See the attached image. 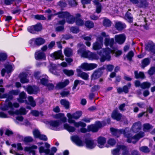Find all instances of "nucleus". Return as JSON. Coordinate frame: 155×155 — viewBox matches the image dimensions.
I'll return each mask as SVG.
<instances>
[{
    "label": "nucleus",
    "instance_id": "obj_1",
    "mask_svg": "<svg viewBox=\"0 0 155 155\" xmlns=\"http://www.w3.org/2000/svg\"><path fill=\"white\" fill-rule=\"evenodd\" d=\"M141 123L138 122L133 125L130 130H129L128 128H126L124 130H119L112 128L110 130L112 134L117 137H119L120 134H123L127 138V142L135 143L144 136V133L143 132H140L133 135V133H137L140 130L141 127Z\"/></svg>",
    "mask_w": 155,
    "mask_h": 155
},
{
    "label": "nucleus",
    "instance_id": "obj_2",
    "mask_svg": "<svg viewBox=\"0 0 155 155\" xmlns=\"http://www.w3.org/2000/svg\"><path fill=\"white\" fill-rule=\"evenodd\" d=\"M101 35L103 37H104V44L106 46H109L111 49L109 48L103 49L100 51L98 52V54L101 56L100 61L101 62H104L106 60L109 61L111 58L110 54L115 51L114 48L113 47L114 43V39L113 38H110L108 35H106L104 32L101 33Z\"/></svg>",
    "mask_w": 155,
    "mask_h": 155
},
{
    "label": "nucleus",
    "instance_id": "obj_3",
    "mask_svg": "<svg viewBox=\"0 0 155 155\" xmlns=\"http://www.w3.org/2000/svg\"><path fill=\"white\" fill-rule=\"evenodd\" d=\"M82 114V112L80 111H77L72 114H71L69 113H68L67 116L68 118V122L70 123H73L74 126L76 127H78L80 126L81 127H86V125L84 123L81 121L76 122L74 120L72 119V118L75 119H78L81 116Z\"/></svg>",
    "mask_w": 155,
    "mask_h": 155
},
{
    "label": "nucleus",
    "instance_id": "obj_4",
    "mask_svg": "<svg viewBox=\"0 0 155 155\" xmlns=\"http://www.w3.org/2000/svg\"><path fill=\"white\" fill-rule=\"evenodd\" d=\"M78 53L81 57L88 58L91 60L97 59L99 58V57L97 54L92 53L89 51H84L82 49L79 50Z\"/></svg>",
    "mask_w": 155,
    "mask_h": 155
},
{
    "label": "nucleus",
    "instance_id": "obj_5",
    "mask_svg": "<svg viewBox=\"0 0 155 155\" xmlns=\"http://www.w3.org/2000/svg\"><path fill=\"white\" fill-rule=\"evenodd\" d=\"M58 15L59 17L60 18H63L66 20L69 23H72L74 21V20L71 21L69 20L70 18H73V17L71 16H70L69 13L67 12H60L57 14H49L48 16V20H50L51 17L54 15Z\"/></svg>",
    "mask_w": 155,
    "mask_h": 155
},
{
    "label": "nucleus",
    "instance_id": "obj_6",
    "mask_svg": "<svg viewBox=\"0 0 155 155\" xmlns=\"http://www.w3.org/2000/svg\"><path fill=\"white\" fill-rule=\"evenodd\" d=\"M103 37L101 35L98 37L96 41L93 44L92 48L94 50H97L101 48L103 45Z\"/></svg>",
    "mask_w": 155,
    "mask_h": 155
},
{
    "label": "nucleus",
    "instance_id": "obj_7",
    "mask_svg": "<svg viewBox=\"0 0 155 155\" xmlns=\"http://www.w3.org/2000/svg\"><path fill=\"white\" fill-rule=\"evenodd\" d=\"M50 128L52 130H59L62 129L60 127V122L58 120H51L48 122Z\"/></svg>",
    "mask_w": 155,
    "mask_h": 155
},
{
    "label": "nucleus",
    "instance_id": "obj_8",
    "mask_svg": "<svg viewBox=\"0 0 155 155\" xmlns=\"http://www.w3.org/2000/svg\"><path fill=\"white\" fill-rule=\"evenodd\" d=\"M14 67L13 65L11 64H8L5 66V68L2 69L1 71V74L2 76L4 77L5 76V73L9 74L14 69ZM10 75L8 74V77Z\"/></svg>",
    "mask_w": 155,
    "mask_h": 155
},
{
    "label": "nucleus",
    "instance_id": "obj_9",
    "mask_svg": "<svg viewBox=\"0 0 155 155\" xmlns=\"http://www.w3.org/2000/svg\"><path fill=\"white\" fill-rule=\"evenodd\" d=\"M19 106V104L18 103H15L12 104L11 102L8 101L6 100L5 102V105L3 107H2V109L3 110H7L9 109H12L13 107L17 108Z\"/></svg>",
    "mask_w": 155,
    "mask_h": 155
},
{
    "label": "nucleus",
    "instance_id": "obj_10",
    "mask_svg": "<svg viewBox=\"0 0 155 155\" xmlns=\"http://www.w3.org/2000/svg\"><path fill=\"white\" fill-rule=\"evenodd\" d=\"M102 127V124L100 122H96L95 124H92L87 126V129L89 131L96 132L98 129Z\"/></svg>",
    "mask_w": 155,
    "mask_h": 155
},
{
    "label": "nucleus",
    "instance_id": "obj_11",
    "mask_svg": "<svg viewBox=\"0 0 155 155\" xmlns=\"http://www.w3.org/2000/svg\"><path fill=\"white\" fill-rule=\"evenodd\" d=\"M48 77L45 76V78H42L41 79V83L43 85L46 86L49 90H52L54 88V85L48 82Z\"/></svg>",
    "mask_w": 155,
    "mask_h": 155
},
{
    "label": "nucleus",
    "instance_id": "obj_12",
    "mask_svg": "<svg viewBox=\"0 0 155 155\" xmlns=\"http://www.w3.org/2000/svg\"><path fill=\"white\" fill-rule=\"evenodd\" d=\"M30 42H34V44L37 46H39L44 44L45 43V40L41 38H33L30 41Z\"/></svg>",
    "mask_w": 155,
    "mask_h": 155
},
{
    "label": "nucleus",
    "instance_id": "obj_13",
    "mask_svg": "<svg viewBox=\"0 0 155 155\" xmlns=\"http://www.w3.org/2000/svg\"><path fill=\"white\" fill-rule=\"evenodd\" d=\"M114 38L116 42L119 44H121L124 42L126 37L124 34H121L115 35Z\"/></svg>",
    "mask_w": 155,
    "mask_h": 155
},
{
    "label": "nucleus",
    "instance_id": "obj_14",
    "mask_svg": "<svg viewBox=\"0 0 155 155\" xmlns=\"http://www.w3.org/2000/svg\"><path fill=\"white\" fill-rule=\"evenodd\" d=\"M50 56L54 59H60L62 61L64 60V56L63 55L61 50L55 51L51 54Z\"/></svg>",
    "mask_w": 155,
    "mask_h": 155
},
{
    "label": "nucleus",
    "instance_id": "obj_15",
    "mask_svg": "<svg viewBox=\"0 0 155 155\" xmlns=\"http://www.w3.org/2000/svg\"><path fill=\"white\" fill-rule=\"evenodd\" d=\"M69 14L70 15V16H71L73 17V18H70L69 19V20L71 21H72V20H74V21L73 23L74 22L75 19L76 20V24L77 25H79V26H82L84 24V21L83 20H82L80 18H79V17H80L81 16L80 14H78L76 15V18H75L73 15H70V14L69 13Z\"/></svg>",
    "mask_w": 155,
    "mask_h": 155
},
{
    "label": "nucleus",
    "instance_id": "obj_16",
    "mask_svg": "<svg viewBox=\"0 0 155 155\" xmlns=\"http://www.w3.org/2000/svg\"><path fill=\"white\" fill-rule=\"evenodd\" d=\"M71 139L73 142L79 146H83L84 145V143L77 136H74L71 137Z\"/></svg>",
    "mask_w": 155,
    "mask_h": 155
},
{
    "label": "nucleus",
    "instance_id": "obj_17",
    "mask_svg": "<svg viewBox=\"0 0 155 155\" xmlns=\"http://www.w3.org/2000/svg\"><path fill=\"white\" fill-rule=\"evenodd\" d=\"M85 144L86 147L90 149L94 148L96 146V144L94 140L91 139L86 140Z\"/></svg>",
    "mask_w": 155,
    "mask_h": 155
},
{
    "label": "nucleus",
    "instance_id": "obj_18",
    "mask_svg": "<svg viewBox=\"0 0 155 155\" xmlns=\"http://www.w3.org/2000/svg\"><path fill=\"white\" fill-rule=\"evenodd\" d=\"M106 142V138L103 137H99L97 139V146L100 148H103Z\"/></svg>",
    "mask_w": 155,
    "mask_h": 155
},
{
    "label": "nucleus",
    "instance_id": "obj_19",
    "mask_svg": "<svg viewBox=\"0 0 155 155\" xmlns=\"http://www.w3.org/2000/svg\"><path fill=\"white\" fill-rule=\"evenodd\" d=\"M8 113L9 114L12 115L14 114L24 115L27 113V111L25 108L21 107L19 110H16L15 111H9Z\"/></svg>",
    "mask_w": 155,
    "mask_h": 155
},
{
    "label": "nucleus",
    "instance_id": "obj_20",
    "mask_svg": "<svg viewBox=\"0 0 155 155\" xmlns=\"http://www.w3.org/2000/svg\"><path fill=\"white\" fill-rule=\"evenodd\" d=\"M28 93L29 94H35L39 91L38 88L35 86H28L27 89Z\"/></svg>",
    "mask_w": 155,
    "mask_h": 155
},
{
    "label": "nucleus",
    "instance_id": "obj_21",
    "mask_svg": "<svg viewBox=\"0 0 155 155\" xmlns=\"http://www.w3.org/2000/svg\"><path fill=\"white\" fill-rule=\"evenodd\" d=\"M35 57L36 60H45L46 58L45 54L40 51H38L35 52Z\"/></svg>",
    "mask_w": 155,
    "mask_h": 155
},
{
    "label": "nucleus",
    "instance_id": "obj_22",
    "mask_svg": "<svg viewBox=\"0 0 155 155\" xmlns=\"http://www.w3.org/2000/svg\"><path fill=\"white\" fill-rule=\"evenodd\" d=\"M111 117L117 121L120 120L121 117V114L119 113L117 110H114L113 111L111 115Z\"/></svg>",
    "mask_w": 155,
    "mask_h": 155
},
{
    "label": "nucleus",
    "instance_id": "obj_23",
    "mask_svg": "<svg viewBox=\"0 0 155 155\" xmlns=\"http://www.w3.org/2000/svg\"><path fill=\"white\" fill-rule=\"evenodd\" d=\"M21 82L22 84L27 83L29 80L27 78V74L25 73H22L20 74L19 76Z\"/></svg>",
    "mask_w": 155,
    "mask_h": 155
},
{
    "label": "nucleus",
    "instance_id": "obj_24",
    "mask_svg": "<svg viewBox=\"0 0 155 155\" xmlns=\"http://www.w3.org/2000/svg\"><path fill=\"white\" fill-rule=\"evenodd\" d=\"M145 49L146 50L155 53V45L153 43H147L146 45Z\"/></svg>",
    "mask_w": 155,
    "mask_h": 155
},
{
    "label": "nucleus",
    "instance_id": "obj_25",
    "mask_svg": "<svg viewBox=\"0 0 155 155\" xmlns=\"http://www.w3.org/2000/svg\"><path fill=\"white\" fill-rule=\"evenodd\" d=\"M69 83V80L68 79L65 80L63 82L58 83L57 84L56 87L58 89H61L68 85Z\"/></svg>",
    "mask_w": 155,
    "mask_h": 155
},
{
    "label": "nucleus",
    "instance_id": "obj_26",
    "mask_svg": "<svg viewBox=\"0 0 155 155\" xmlns=\"http://www.w3.org/2000/svg\"><path fill=\"white\" fill-rule=\"evenodd\" d=\"M115 27L117 30L121 31L126 27V25L120 21H117L115 23Z\"/></svg>",
    "mask_w": 155,
    "mask_h": 155
},
{
    "label": "nucleus",
    "instance_id": "obj_27",
    "mask_svg": "<svg viewBox=\"0 0 155 155\" xmlns=\"http://www.w3.org/2000/svg\"><path fill=\"white\" fill-rule=\"evenodd\" d=\"M77 72L79 76L85 80H87L89 78V75L86 73L83 72L79 69H77Z\"/></svg>",
    "mask_w": 155,
    "mask_h": 155
},
{
    "label": "nucleus",
    "instance_id": "obj_28",
    "mask_svg": "<svg viewBox=\"0 0 155 155\" xmlns=\"http://www.w3.org/2000/svg\"><path fill=\"white\" fill-rule=\"evenodd\" d=\"M55 118L59 119L62 122L64 123L67 121V118L64 116V115L62 113L56 114L54 116Z\"/></svg>",
    "mask_w": 155,
    "mask_h": 155
},
{
    "label": "nucleus",
    "instance_id": "obj_29",
    "mask_svg": "<svg viewBox=\"0 0 155 155\" xmlns=\"http://www.w3.org/2000/svg\"><path fill=\"white\" fill-rule=\"evenodd\" d=\"M130 84L129 83L127 85L124 86L123 88H119L117 89V92L119 93L123 92H124L125 93H127L128 92V90L130 88Z\"/></svg>",
    "mask_w": 155,
    "mask_h": 155
},
{
    "label": "nucleus",
    "instance_id": "obj_30",
    "mask_svg": "<svg viewBox=\"0 0 155 155\" xmlns=\"http://www.w3.org/2000/svg\"><path fill=\"white\" fill-rule=\"evenodd\" d=\"M103 0H94V3L96 5V12L97 13H100L102 9L101 5L99 3V2H101ZM105 1L106 0H104Z\"/></svg>",
    "mask_w": 155,
    "mask_h": 155
},
{
    "label": "nucleus",
    "instance_id": "obj_31",
    "mask_svg": "<svg viewBox=\"0 0 155 155\" xmlns=\"http://www.w3.org/2000/svg\"><path fill=\"white\" fill-rule=\"evenodd\" d=\"M37 147L35 145H33L31 147H26L25 148V150L31 153L33 155H35V150L37 149Z\"/></svg>",
    "mask_w": 155,
    "mask_h": 155
},
{
    "label": "nucleus",
    "instance_id": "obj_32",
    "mask_svg": "<svg viewBox=\"0 0 155 155\" xmlns=\"http://www.w3.org/2000/svg\"><path fill=\"white\" fill-rule=\"evenodd\" d=\"M125 148L126 147L124 146H118L116 149L112 151V153L113 155H119V151Z\"/></svg>",
    "mask_w": 155,
    "mask_h": 155
},
{
    "label": "nucleus",
    "instance_id": "obj_33",
    "mask_svg": "<svg viewBox=\"0 0 155 155\" xmlns=\"http://www.w3.org/2000/svg\"><path fill=\"white\" fill-rule=\"evenodd\" d=\"M150 62V60L149 58H146L144 59L141 61V68H144L149 64Z\"/></svg>",
    "mask_w": 155,
    "mask_h": 155
},
{
    "label": "nucleus",
    "instance_id": "obj_34",
    "mask_svg": "<svg viewBox=\"0 0 155 155\" xmlns=\"http://www.w3.org/2000/svg\"><path fill=\"white\" fill-rule=\"evenodd\" d=\"M64 128L68 130V132H73L75 130V128L74 127L71 126H70L69 124H65L64 125Z\"/></svg>",
    "mask_w": 155,
    "mask_h": 155
},
{
    "label": "nucleus",
    "instance_id": "obj_35",
    "mask_svg": "<svg viewBox=\"0 0 155 155\" xmlns=\"http://www.w3.org/2000/svg\"><path fill=\"white\" fill-rule=\"evenodd\" d=\"M19 98L18 99V101L20 103L24 102V99H25L26 97V96L25 93L23 92H21L19 95Z\"/></svg>",
    "mask_w": 155,
    "mask_h": 155
},
{
    "label": "nucleus",
    "instance_id": "obj_36",
    "mask_svg": "<svg viewBox=\"0 0 155 155\" xmlns=\"http://www.w3.org/2000/svg\"><path fill=\"white\" fill-rule=\"evenodd\" d=\"M64 53L65 56L70 57L72 55V50L70 48H66L64 50Z\"/></svg>",
    "mask_w": 155,
    "mask_h": 155
},
{
    "label": "nucleus",
    "instance_id": "obj_37",
    "mask_svg": "<svg viewBox=\"0 0 155 155\" xmlns=\"http://www.w3.org/2000/svg\"><path fill=\"white\" fill-rule=\"evenodd\" d=\"M39 152L40 154L42 153H45L48 154L50 152V150L48 148L45 149V148L42 146L40 147L39 148Z\"/></svg>",
    "mask_w": 155,
    "mask_h": 155
},
{
    "label": "nucleus",
    "instance_id": "obj_38",
    "mask_svg": "<svg viewBox=\"0 0 155 155\" xmlns=\"http://www.w3.org/2000/svg\"><path fill=\"white\" fill-rule=\"evenodd\" d=\"M65 22L64 20H62V21H60L59 23L61 25L60 26L57 27L56 28V30L58 31H62L64 29V27L63 25H64Z\"/></svg>",
    "mask_w": 155,
    "mask_h": 155
},
{
    "label": "nucleus",
    "instance_id": "obj_39",
    "mask_svg": "<svg viewBox=\"0 0 155 155\" xmlns=\"http://www.w3.org/2000/svg\"><path fill=\"white\" fill-rule=\"evenodd\" d=\"M60 103L61 104L63 105L66 108H68L69 107V103L68 101L65 99H62L60 101Z\"/></svg>",
    "mask_w": 155,
    "mask_h": 155
},
{
    "label": "nucleus",
    "instance_id": "obj_40",
    "mask_svg": "<svg viewBox=\"0 0 155 155\" xmlns=\"http://www.w3.org/2000/svg\"><path fill=\"white\" fill-rule=\"evenodd\" d=\"M151 84L149 82H145L141 84L140 87L143 89L149 88L151 86Z\"/></svg>",
    "mask_w": 155,
    "mask_h": 155
},
{
    "label": "nucleus",
    "instance_id": "obj_41",
    "mask_svg": "<svg viewBox=\"0 0 155 155\" xmlns=\"http://www.w3.org/2000/svg\"><path fill=\"white\" fill-rule=\"evenodd\" d=\"M101 75V73L99 71H96L94 72L92 76V79H96L98 78Z\"/></svg>",
    "mask_w": 155,
    "mask_h": 155
},
{
    "label": "nucleus",
    "instance_id": "obj_42",
    "mask_svg": "<svg viewBox=\"0 0 155 155\" xmlns=\"http://www.w3.org/2000/svg\"><path fill=\"white\" fill-rule=\"evenodd\" d=\"M125 18L129 22H131L133 21V18L130 13L127 12L126 14Z\"/></svg>",
    "mask_w": 155,
    "mask_h": 155
},
{
    "label": "nucleus",
    "instance_id": "obj_43",
    "mask_svg": "<svg viewBox=\"0 0 155 155\" xmlns=\"http://www.w3.org/2000/svg\"><path fill=\"white\" fill-rule=\"evenodd\" d=\"M103 24L105 26L109 27L111 25V22L108 19L104 18L103 21Z\"/></svg>",
    "mask_w": 155,
    "mask_h": 155
},
{
    "label": "nucleus",
    "instance_id": "obj_44",
    "mask_svg": "<svg viewBox=\"0 0 155 155\" xmlns=\"http://www.w3.org/2000/svg\"><path fill=\"white\" fill-rule=\"evenodd\" d=\"M134 74L135 78H144V74L142 72H140L139 73H138L137 71H135L134 72Z\"/></svg>",
    "mask_w": 155,
    "mask_h": 155
},
{
    "label": "nucleus",
    "instance_id": "obj_45",
    "mask_svg": "<svg viewBox=\"0 0 155 155\" xmlns=\"http://www.w3.org/2000/svg\"><path fill=\"white\" fill-rule=\"evenodd\" d=\"M153 127L149 124L146 123L143 125V130L145 131H148V130L151 129Z\"/></svg>",
    "mask_w": 155,
    "mask_h": 155
},
{
    "label": "nucleus",
    "instance_id": "obj_46",
    "mask_svg": "<svg viewBox=\"0 0 155 155\" xmlns=\"http://www.w3.org/2000/svg\"><path fill=\"white\" fill-rule=\"evenodd\" d=\"M28 101L29 102V104L32 107H35L36 105V103L33 98L31 96H29L28 97Z\"/></svg>",
    "mask_w": 155,
    "mask_h": 155
},
{
    "label": "nucleus",
    "instance_id": "obj_47",
    "mask_svg": "<svg viewBox=\"0 0 155 155\" xmlns=\"http://www.w3.org/2000/svg\"><path fill=\"white\" fill-rule=\"evenodd\" d=\"M80 67L81 68L84 69V70L89 71V64L84 63L82 64Z\"/></svg>",
    "mask_w": 155,
    "mask_h": 155
},
{
    "label": "nucleus",
    "instance_id": "obj_48",
    "mask_svg": "<svg viewBox=\"0 0 155 155\" xmlns=\"http://www.w3.org/2000/svg\"><path fill=\"white\" fill-rule=\"evenodd\" d=\"M64 73L68 76L72 75L74 74L73 71L72 70H68L64 69L63 70Z\"/></svg>",
    "mask_w": 155,
    "mask_h": 155
},
{
    "label": "nucleus",
    "instance_id": "obj_49",
    "mask_svg": "<svg viewBox=\"0 0 155 155\" xmlns=\"http://www.w3.org/2000/svg\"><path fill=\"white\" fill-rule=\"evenodd\" d=\"M85 25L86 26L89 28H92L94 26V24L93 22L90 21H87L85 23Z\"/></svg>",
    "mask_w": 155,
    "mask_h": 155
},
{
    "label": "nucleus",
    "instance_id": "obj_50",
    "mask_svg": "<svg viewBox=\"0 0 155 155\" xmlns=\"http://www.w3.org/2000/svg\"><path fill=\"white\" fill-rule=\"evenodd\" d=\"M140 150L144 153H148L150 151L149 148L146 146H143L140 148Z\"/></svg>",
    "mask_w": 155,
    "mask_h": 155
},
{
    "label": "nucleus",
    "instance_id": "obj_51",
    "mask_svg": "<svg viewBox=\"0 0 155 155\" xmlns=\"http://www.w3.org/2000/svg\"><path fill=\"white\" fill-rule=\"evenodd\" d=\"M33 135L35 138H38L41 134L39 131L37 129L34 130L33 132Z\"/></svg>",
    "mask_w": 155,
    "mask_h": 155
},
{
    "label": "nucleus",
    "instance_id": "obj_52",
    "mask_svg": "<svg viewBox=\"0 0 155 155\" xmlns=\"http://www.w3.org/2000/svg\"><path fill=\"white\" fill-rule=\"evenodd\" d=\"M81 82V80H75L74 81V86L72 87L73 90L74 91L76 89L78 85L80 84Z\"/></svg>",
    "mask_w": 155,
    "mask_h": 155
},
{
    "label": "nucleus",
    "instance_id": "obj_53",
    "mask_svg": "<svg viewBox=\"0 0 155 155\" xmlns=\"http://www.w3.org/2000/svg\"><path fill=\"white\" fill-rule=\"evenodd\" d=\"M155 72V67H152L148 71V74L150 75H153Z\"/></svg>",
    "mask_w": 155,
    "mask_h": 155
},
{
    "label": "nucleus",
    "instance_id": "obj_54",
    "mask_svg": "<svg viewBox=\"0 0 155 155\" xmlns=\"http://www.w3.org/2000/svg\"><path fill=\"white\" fill-rule=\"evenodd\" d=\"M34 26L35 31H40L42 29L41 25L40 24H37L35 25H34Z\"/></svg>",
    "mask_w": 155,
    "mask_h": 155
},
{
    "label": "nucleus",
    "instance_id": "obj_55",
    "mask_svg": "<svg viewBox=\"0 0 155 155\" xmlns=\"http://www.w3.org/2000/svg\"><path fill=\"white\" fill-rule=\"evenodd\" d=\"M97 64L94 63L89 64V70H93L97 67Z\"/></svg>",
    "mask_w": 155,
    "mask_h": 155
},
{
    "label": "nucleus",
    "instance_id": "obj_56",
    "mask_svg": "<svg viewBox=\"0 0 155 155\" xmlns=\"http://www.w3.org/2000/svg\"><path fill=\"white\" fill-rule=\"evenodd\" d=\"M28 31L31 33H35V29L34 26H30L28 28Z\"/></svg>",
    "mask_w": 155,
    "mask_h": 155
},
{
    "label": "nucleus",
    "instance_id": "obj_57",
    "mask_svg": "<svg viewBox=\"0 0 155 155\" xmlns=\"http://www.w3.org/2000/svg\"><path fill=\"white\" fill-rule=\"evenodd\" d=\"M7 55L5 53H0V61L5 60L7 58Z\"/></svg>",
    "mask_w": 155,
    "mask_h": 155
},
{
    "label": "nucleus",
    "instance_id": "obj_58",
    "mask_svg": "<svg viewBox=\"0 0 155 155\" xmlns=\"http://www.w3.org/2000/svg\"><path fill=\"white\" fill-rule=\"evenodd\" d=\"M134 54L133 52L132 51H130L128 54L127 57V58L129 60H131L132 58L134 56Z\"/></svg>",
    "mask_w": 155,
    "mask_h": 155
},
{
    "label": "nucleus",
    "instance_id": "obj_59",
    "mask_svg": "<svg viewBox=\"0 0 155 155\" xmlns=\"http://www.w3.org/2000/svg\"><path fill=\"white\" fill-rule=\"evenodd\" d=\"M33 139L32 137H25L23 139V141L25 142H31Z\"/></svg>",
    "mask_w": 155,
    "mask_h": 155
},
{
    "label": "nucleus",
    "instance_id": "obj_60",
    "mask_svg": "<svg viewBox=\"0 0 155 155\" xmlns=\"http://www.w3.org/2000/svg\"><path fill=\"white\" fill-rule=\"evenodd\" d=\"M69 4L72 6H75L78 5V3L76 0H71L69 1Z\"/></svg>",
    "mask_w": 155,
    "mask_h": 155
},
{
    "label": "nucleus",
    "instance_id": "obj_61",
    "mask_svg": "<svg viewBox=\"0 0 155 155\" xmlns=\"http://www.w3.org/2000/svg\"><path fill=\"white\" fill-rule=\"evenodd\" d=\"M35 18L38 20H45L46 19L45 17L43 15H36L35 16Z\"/></svg>",
    "mask_w": 155,
    "mask_h": 155
},
{
    "label": "nucleus",
    "instance_id": "obj_62",
    "mask_svg": "<svg viewBox=\"0 0 155 155\" xmlns=\"http://www.w3.org/2000/svg\"><path fill=\"white\" fill-rule=\"evenodd\" d=\"M70 31L74 33H77L79 31V30L78 28L74 27H71L70 28Z\"/></svg>",
    "mask_w": 155,
    "mask_h": 155
},
{
    "label": "nucleus",
    "instance_id": "obj_63",
    "mask_svg": "<svg viewBox=\"0 0 155 155\" xmlns=\"http://www.w3.org/2000/svg\"><path fill=\"white\" fill-rule=\"evenodd\" d=\"M107 143L109 145L111 146H113L115 144L116 141L114 139H110L108 141Z\"/></svg>",
    "mask_w": 155,
    "mask_h": 155
},
{
    "label": "nucleus",
    "instance_id": "obj_64",
    "mask_svg": "<svg viewBox=\"0 0 155 155\" xmlns=\"http://www.w3.org/2000/svg\"><path fill=\"white\" fill-rule=\"evenodd\" d=\"M60 94L62 97H65L69 94V92L68 91H64L61 93Z\"/></svg>",
    "mask_w": 155,
    "mask_h": 155
}]
</instances>
